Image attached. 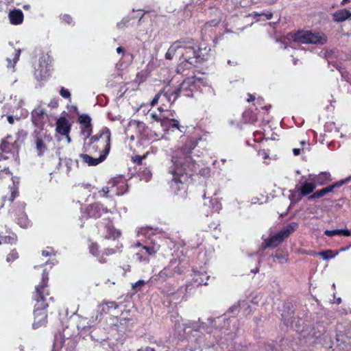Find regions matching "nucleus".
I'll use <instances>...</instances> for the list:
<instances>
[{"instance_id":"1","label":"nucleus","mask_w":351,"mask_h":351,"mask_svg":"<svg viewBox=\"0 0 351 351\" xmlns=\"http://www.w3.org/2000/svg\"><path fill=\"white\" fill-rule=\"evenodd\" d=\"M210 49L206 48L197 50L193 40H180L173 43L167 50L165 58L171 60L174 56H180V61L191 65L208 60Z\"/></svg>"},{"instance_id":"2","label":"nucleus","mask_w":351,"mask_h":351,"mask_svg":"<svg viewBox=\"0 0 351 351\" xmlns=\"http://www.w3.org/2000/svg\"><path fill=\"white\" fill-rule=\"evenodd\" d=\"M172 162L173 166L171 167V173L173 175V179L171 182V188L176 194H178L181 191H183V194H184L186 188L187 169L193 170L194 165L191 163V159L189 156L183 158L177 156L173 157Z\"/></svg>"},{"instance_id":"3","label":"nucleus","mask_w":351,"mask_h":351,"mask_svg":"<svg viewBox=\"0 0 351 351\" xmlns=\"http://www.w3.org/2000/svg\"><path fill=\"white\" fill-rule=\"evenodd\" d=\"M47 280V275H45V274L43 273V282L36 288V293L40 299H37L36 304V309L34 311V322L33 324V327L34 328L41 327L47 323V313L44 309L47 306V304L45 302L44 295L45 294V289L46 287ZM46 294H47V292Z\"/></svg>"},{"instance_id":"4","label":"nucleus","mask_w":351,"mask_h":351,"mask_svg":"<svg viewBox=\"0 0 351 351\" xmlns=\"http://www.w3.org/2000/svg\"><path fill=\"white\" fill-rule=\"evenodd\" d=\"M327 41L326 36L321 32L313 33L310 31H300L295 34H288L285 38V43H289L292 47L295 44H320Z\"/></svg>"},{"instance_id":"5","label":"nucleus","mask_w":351,"mask_h":351,"mask_svg":"<svg viewBox=\"0 0 351 351\" xmlns=\"http://www.w3.org/2000/svg\"><path fill=\"white\" fill-rule=\"evenodd\" d=\"M110 130L108 128H104L99 134L93 136V143H94L93 149H95L96 152H99L100 156L106 158L110 149Z\"/></svg>"},{"instance_id":"6","label":"nucleus","mask_w":351,"mask_h":351,"mask_svg":"<svg viewBox=\"0 0 351 351\" xmlns=\"http://www.w3.org/2000/svg\"><path fill=\"white\" fill-rule=\"evenodd\" d=\"M297 227V223H291L285 226L282 230L279 231L276 234L269 237L266 242L267 247H276L281 243L283 240L288 237L291 233H292Z\"/></svg>"},{"instance_id":"7","label":"nucleus","mask_w":351,"mask_h":351,"mask_svg":"<svg viewBox=\"0 0 351 351\" xmlns=\"http://www.w3.org/2000/svg\"><path fill=\"white\" fill-rule=\"evenodd\" d=\"M136 246L139 247V250L136 253V256L141 262L149 261V257L154 256L160 249L159 245L156 243H153L151 245L141 246L140 243H137Z\"/></svg>"},{"instance_id":"8","label":"nucleus","mask_w":351,"mask_h":351,"mask_svg":"<svg viewBox=\"0 0 351 351\" xmlns=\"http://www.w3.org/2000/svg\"><path fill=\"white\" fill-rule=\"evenodd\" d=\"M174 111H169L159 119L156 117V120L160 121V125L164 130H169L171 128H179V122L174 119Z\"/></svg>"},{"instance_id":"9","label":"nucleus","mask_w":351,"mask_h":351,"mask_svg":"<svg viewBox=\"0 0 351 351\" xmlns=\"http://www.w3.org/2000/svg\"><path fill=\"white\" fill-rule=\"evenodd\" d=\"M298 190L301 191L302 195L304 196L311 193L317 186L313 179L312 178V175H309L308 179L304 182H301L299 184H298Z\"/></svg>"},{"instance_id":"10","label":"nucleus","mask_w":351,"mask_h":351,"mask_svg":"<svg viewBox=\"0 0 351 351\" xmlns=\"http://www.w3.org/2000/svg\"><path fill=\"white\" fill-rule=\"evenodd\" d=\"M332 20L337 23L344 22L347 20L351 21V11L346 8L339 9L332 14Z\"/></svg>"},{"instance_id":"11","label":"nucleus","mask_w":351,"mask_h":351,"mask_svg":"<svg viewBox=\"0 0 351 351\" xmlns=\"http://www.w3.org/2000/svg\"><path fill=\"white\" fill-rule=\"evenodd\" d=\"M56 130L58 134L61 135L69 134L71 130V125L68 120L64 117H60L58 119L56 122Z\"/></svg>"},{"instance_id":"12","label":"nucleus","mask_w":351,"mask_h":351,"mask_svg":"<svg viewBox=\"0 0 351 351\" xmlns=\"http://www.w3.org/2000/svg\"><path fill=\"white\" fill-rule=\"evenodd\" d=\"M10 22L14 25H20L23 21V13L20 10H11L8 14Z\"/></svg>"},{"instance_id":"13","label":"nucleus","mask_w":351,"mask_h":351,"mask_svg":"<svg viewBox=\"0 0 351 351\" xmlns=\"http://www.w3.org/2000/svg\"><path fill=\"white\" fill-rule=\"evenodd\" d=\"M82 162L89 166H95L105 160L104 156H99L98 158H93L87 154H81L80 155Z\"/></svg>"},{"instance_id":"14","label":"nucleus","mask_w":351,"mask_h":351,"mask_svg":"<svg viewBox=\"0 0 351 351\" xmlns=\"http://www.w3.org/2000/svg\"><path fill=\"white\" fill-rule=\"evenodd\" d=\"M104 211L103 206L99 204L90 206L87 210L88 215L93 218L100 217Z\"/></svg>"},{"instance_id":"15","label":"nucleus","mask_w":351,"mask_h":351,"mask_svg":"<svg viewBox=\"0 0 351 351\" xmlns=\"http://www.w3.org/2000/svg\"><path fill=\"white\" fill-rule=\"evenodd\" d=\"M49 69L47 64H43L40 61L38 67L36 69L35 75L37 78L43 80H45L49 76Z\"/></svg>"},{"instance_id":"16","label":"nucleus","mask_w":351,"mask_h":351,"mask_svg":"<svg viewBox=\"0 0 351 351\" xmlns=\"http://www.w3.org/2000/svg\"><path fill=\"white\" fill-rule=\"evenodd\" d=\"M312 178L316 184V186L324 185L327 182L331 180V176L328 172H322L316 176L312 175Z\"/></svg>"},{"instance_id":"17","label":"nucleus","mask_w":351,"mask_h":351,"mask_svg":"<svg viewBox=\"0 0 351 351\" xmlns=\"http://www.w3.org/2000/svg\"><path fill=\"white\" fill-rule=\"evenodd\" d=\"M90 252L95 255V256H98V259L99 261V262L101 263H104L106 262V259L104 258V254H112L113 253H114V250L110 249V250H107L105 252H102V254L101 255L99 254H97L96 252H97L98 250V247H97V245L96 243H92L90 245Z\"/></svg>"},{"instance_id":"18","label":"nucleus","mask_w":351,"mask_h":351,"mask_svg":"<svg viewBox=\"0 0 351 351\" xmlns=\"http://www.w3.org/2000/svg\"><path fill=\"white\" fill-rule=\"evenodd\" d=\"M324 234L328 237H333L335 235H341L343 237H349L351 234V231L348 229H337L333 230H326Z\"/></svg>"},{"instance_id":"19","label":"nucleus","mask_w":351,"mask_h":351,"mask_svg":"<svg viewBox=\"0 0 351 351\" xmlns=\"http://www.w3.org/2000/svg\"><path fill=\"white\" fill-rule=\"evenodd\" d=\"M94 145V143H93V137L88 139H84V143L83 145V152L84 154L88 153L90 154H95L96 153L95 149H93Z\"/></svg>"},{"instance_id":"20","label":"nucleus","mask_w":351,"mask_h":351,"mask_svg":"<svg viewBox=\"0 0 351 351\" xmlns=\"http://www.w3.org/2000/svg\"><path fill=\"white\" fill-rule=\"evenodd\" d=\"M304 196L302 195V193L300 190H298V186L297 185L295 189L290 191L289 199L292 202H298L301 200L302 197Z\"/></svg>"},{"instance_id":"21","label":"nucleus","mask_w":351,"mask_h":351,"mask_svg":"<svg viewBox=\"0 0 351 351\" xmlns=\"http://www.w3.org/2000/svg\"><path fill=\"white\" fill-rule=\"evenodd\" d=\"M193 280L197 285H206L208 276L206 274L203 273H195Z\"/></svg>"},{"instance_id":"22","label":"nucleus","mask_w":351,"mask_h":351,"mask_svg":"<svg viewBox=\"0 0 351 351\" xmlns=\"http://www.w3.org/2000/svg\"><path fill=\"white\" fill-rule=\"evenodd\" d=\"M12 181V173L8 169L4 168L3 170L0 171V184L4 182H9Z\"/></svg>"},{"instance_id":"23","label":"nucleus","mask_w":351,"mask_h":351,"mask_svg":"<svg viewBox=\"0 0 351 351\" xmlns=\"http://www.w3.org/2000/svg\"><path fill=\"white\" fill-rule=\"evenodd\" d=\"M16 241V237L14 234L11 233L8 236H3L0 234V245L3 244H13Z\"/></svg>"},{"instance_id":"24","label":"nucleus","mask_w":351,"mask_h":351,"mask_svg":"<svg viewBox=\"0 0 351 351\" xmlns=\"http://www.w3.org/2000/svg\"><path fill=\"white\" fill-rule=\"evenodd\" d=\"M317 254L322 256L324 259L327 260L328 258H333L335 256H337L338 254V252H337L335 254H333L332 251L328 250L319 252Z\"/></svg>"},{"instance_id":"25","label":"nucleus","mask_w":351,"mask_h":351,"mask_svg":"<svg viewBox=\"0 0 351 351\" xmlns=\"http://www.w3.org/2000/svg\"><path fill=\"white\" fill-rule=\"evenodd\" d=\"M90 121V117L86 114H82L79 117V122L83 126L91 125Z\"/></svg>"},{"instance_id":"26","label":"nucleus","mask_w":351,"mask_h":351,"mask_svg":"<svg viewBox=\"0 0 351 351\" xmlns=\"http://www.w3.org/2000/svg\"><path fill=\"white\" fill-rule=\"evenodd\" d=\"M12 145L7 142L5 140H3L0 145V149L5 153H8L11 151Z\"/></svg>"},{"instance_id":"27","label":"nucleus","mask_w":351,"mask_h":351,"mask_svg":"<svg viewBox=\"0 0 351 351\" xmlns=\"http://www.w3.org/2000/svg\"><path fill=\"white\" fill-rule=\"evenodd\" d=\"M92 132L91 125H82L81 134L84 136L85 139H88V137Z\"/></svg>"},{"instance_id":"28","label":"nucleus","mask_w":351,"mask_h":351,"mask_svg":"<svg viewBox=\"0 0 351 351\" xmlns=\"http://www.w3.org/2000/svg\"><path fill=\"white\" fill-rule=\"evenodd\" d=\"M36 149L38 151V154L41 155L46 150V147L44 145L43 142L40 139H38L36 141Z\"/></svg>"},{"instance_id":"29","label":"nucleus","mask_w":351,"mask_h":351,"mask_svg":"<svg viewBox=\"0 0 351 351\" xmlns=\"http://www.w3.org/2000/svg\"><path fill=\"white\" fill-rule=\"evenodd\" d=\"M326 194V191H325L324 189H322L319 190L317 192L314 193L311 196H309L308 199H314V198H319V197H321L325 195Z\"/></svg>"},{"instance_id":"30","label":"nucleus","mask_w":351,"mask_h":351,"mask_svg":"<svg viewBox=\"0 0 351 351\" xmlns=\"http://www.w3.org/2000/svg\"><path fill=\"white\" fill-rule=\"evenodd\" d=\"M9 188L10 189L11 191V197L10 198V200L13 201L14 198L18 195V191L14 182L12 183V186H10V185H9Z\"/></svg>"},{"instance_id":"31","label":"nucleus","mask_w":351,"mask_h":351,"mask_svg":"<svg viewBox=\"0 0 351 351\" xmlns=\"http://www.w3.org/2000/svg\"><path fill=\"white\" fill-rule=\"evenodd\" d=\"M20 54H21V50H16V53H15L14 58V59H13V61H14V64H11V60H10V58H8V67H14V64H16V62L18 61V60L19 59Z\"/></svg>"},{"instance_id":"32","label":"nucleus","mask_w":351,"mask_h":351,"mask_svg":"<svg viewBox=\"0 0 351 351\" xmlns=\"http://www.w3.org/2000/svg\"><path fill=\"white\" fill-rule=\"evenodd\" d=\"M18 258V254L15 250L12 251L6 258L7 262H11Z\"/></svg>"},{"instance_id":"33","label":"nucleus","mask_w":351,"mask_h":351,"mask_svg":"<svg viewBox=\"0 0 351 351\" xmlns=\"http://www.w3.org/2000/svg\"><path fill=\"white\" fill-rule=\"evenodd\" d=\"M148 153H147L146 154H144L143 156H136L134 157H133V161L134 162L138 164V165H140L141 164L142 162V160L143 159L145 158L146 157V155Z\"/></svg>"},{"instance_id":"34","label":"nucleus","mask_w":351,"mask_h":351,"mask_svg":"<svg viewBox=\"0 0 351 351\" xmlns=\"http://www.w3.org/2000/svg\"><path fill=\"white\" fill-rule=\"evenodd\" d=\"M259 156L264 160L265 162H267L266 160L269 158V154L265 150H261L258 152Z\"/></svg>"},{"instance_id":"35","label":"nucleus","mask_w":351,"mask_h":351,"mask_svg":"<svg viewBox=\"0 0 351 351\" xmlns=\"http://www.w3.org/2000/svg\"><path fill=\"white\" fill-rule=\"evenodd\" d=\"M60 95L64 98H69L71 96L69 91L64 88L60 90Z\"/></svg>"},{"instance_id":"36","label":"nucleus","mask_w":351,"mask_h":351,"mask_svg":"<svg viewBox=\"0 0 351 351\" xmlns=\"http://www.w3.org/2000/svg\"><path fill=\"white\" fill-rule=\"evenodd\" d=\"M112 183L113 186H115L116 184H121V185H123V186L125 184V182L123 180H117V179H113L112 180Z\"/></svg>"},{"instance_id":"37","label":"nucleus","mask_w":351,"mask_h":351,"mask_svg":"<svg viewBox=\"0 0 351 351\" xmlns=\"http://www.w3.org/2000/svg\"><path fill=\"white\" fill-rule=\"evenodd\" d=\"M160 95H161L160 94H157L155 95L154 98L152 99V101L151 102L152 106H154L155 104H156L158 102V99L160 97Z\"/></svg>"},{"instance_id":"38","label":"nucleus","mask_w":351,"mask_h":351,"mask_svg":"<svg viewBox=\"0 0 351 351\" xmlns=\"http://www.w3.org/2000/svg\"><path fill=\"white\" fill-rule=\"evenodd\" d=\"M62 19L66 23L69 24L71 23L72 22V18L69 15L65 14L63 16Z\"/></svg>"},{"instance_id":"39","label":"nucleus","mask_w":351,"mask_h":351,"mask_svg":"<svg viewBox=\"0 0 351 351\" xmlns=\"http://www.w3.org/2000/svg\"><path fill=\"white\" fill-rule=\"evenodd\" d=\"M334 189H335V186L330 185L328 187L324 188V190L326 191V193L327 194L328 193L332 192Z\"/></svg>"},{"instance_id":"40","label":"nucleus","mask_w":351,"mask_h":351,"mask_svg":"<svg viewBox=\"0 0 351 351\" xmlns=\"http://www.w3.org/2000/svg\"><path fill=\"white\" fill-rule=\"evenodd\" d=\"M52 253H53L52 250H46L43 251L42 254L43 256H47L52 254Z\"/></svg>"},{"instance_id":"41","label":"nucleus","mask_w":351,"mask_h":351,"mask_svg":"<svg viewBox=\"0 0 351 351\" xmlns=\"http://www.w3.org/2000/svg\"><path fill=\"white\" fill-rule=\"evenodd\" d=\"M145 283V281L144 280H140L138 281H137L133 286L134 288H136L138 286H141L143 285V284Z\"/></svg>"},{"instance_id":"42","label":"nucleus","mask_w":351,"mask_h":351,"mask_svg":"<svg viewBox=\"0 0 351 351\" xmlns=\"http://www.w3.org/2000/svg\"><path fill=\"white\" fill-rule=\"evenodd\" d=\"M138 351H154V350L149 347H145L138 350Z\"/></svg>"},{"instance_id":"43","label":"nucleus","mask_w":351,"mask_h":351,"mask_svg":"<svg viewBox=\"0 0 351 351\" xmlns=\"http://www.w3.org/2000/svg\"><path fill=\"white\" fill-rule=\"evenodd\" d=\"M105 304L108 306L109 307H114V308L117 307V304H115V302H106V303H105Z\"/></svg>"},{"instance_id":"44","label":"nucleus","mask_w":351,"mask_h":351,"mask_svg":"<svg viewBox=\"0 0 351 351\" xmlns=\"http://www.w3.org/2000/svg\"><path fill=\"white\" fill-rule=\"evenodd\" d=\"M263 13L259 14L258 12H253V13L250 14V16L255 18V17H257L259 16H263Z\"/></svg>"},{"instance_id":"45","label":"nucleus","mask_w":351,"mask_h":351,"mask_svg":"<svg viewBox=\"0 0 351 351\" xmlns=\"http://www.w3.org/2000/svg\"><path fill=\"white\" fill-rule=\"evenodd\" d=\"M293 152L295 156H298L300 154V149L298 148H294L293 149Z\"/></svg>"},{"instance_id":"46","label":"nucleus","mask_w":351,"mask_h":351,"mask_svg":"<svg viewBox=\"0 0 351 351\" xmlns=\"http://www.w3.org/2000/svg\"><path fill=\"white\" fill-rule=\"evenodd\" d=\"M8 121L10 123V124H13L14 123V117L11 115H9L8 117Z\"/></svg>"},{"instance_id":"47","label":"nucleus","mask_w":351,"mask_h":351,"mask_svg":"<svg viewBox=\"0 0 351 351\" xmlns=\"http://www.w3.org/2000/svg\"><path fill=\"white\" fill-rule=\"evenodd\" d=\"M343 184V182L341 181V182H338L335 183L334 184H332V186H335V188L340 187V186H342Z\"/></svg>"},{"instance_id":"48","label":"nucleus","mask_w":351,"mask_h":351,"mask_svg":"<svg viewBox=\"0 0 351 351\" xmlns=\"http://www.w3.org/2000/svg\"><path fill=\"white\" fill-rule=\"evenodd\" d=\"M263 15L265 16V17L267 18V19L269 20L272 18V13H267V14H263Z\"/></svg>"},{"instance_id":"49","label":"nucleus","mask_w":351,"mask_h":351,"mask_svg":"<svg viewBox=\"0 0 351 351\" xmlns=\"http://www.w3.org/2000/svg\"><path fill=\"white\" fill-rule=\"evenodd\" d=\"M64 136H66V138L67 143H71V137L69 136V134H64Z\"/></svg>"},{"instance_id":"50","label":"nucleus","mask_w":351,"mask_h":351,"mask_svg":"<svg viewBox=\"0 0 351 351\" xmlns=\"http://www.w3.org/2000/svg\"><path fill=\"white\" fill-rule=\"evenodd\" d=\"M167 269H165L164 270L161 271L159 274L160 276H163L165 275H167Z\"/></svg>"},{"instance_id":"51","label":"nucleus","mask_w":351,"mask_h":351,"mask_svg":"<svg viewBox=\"0 0 351 351\" xmlns=\"http://www.w3.org/2000/svg\"><path fill=\"white\" fill-rule=\"evenodd\" d=\"M109 188L108 186L104 187L102 189V191H104V194H107L109 192Z\"/></svg>"},{"instance_id":"52","label":"nucleus","mask_w":351,"mask_h":351,"mask_svg":"<svg viewBox=\"0 0 351 351\" xmlns=\"http://www.w3.org/2000/svg\"><path fill=\"white\" fill-rule=\"evenodd\" d=\"M254 97L253 95H249V98L247 99V101L248 102L254 101Z\"/></svg>"},{"instance_id":"53","label":"nucleus","mask_w":351,"mask_h":351,"mask_svg":"<svg viewBox=\"0 0 351 351\" xmlns=\"http://www.w3.org/2000/svg\"><path fill=\"white\" fill-rule=\"evenodd\" d=\"M117 52L120 53L123 52V49L121 47L117 48Z\"/></svg>"},{"instance_id":"54","label":"nucleus","mask_w":351,"mask_h":351,"mask_svg":"<svg viewBox=\"0 0 351 351\" xmlns=\"http://www.w3.org/2000/svg\"><path fill=\"white\" fill-rule=\"evenodd\" d=\"M349 1H350V0H342L341 2V5H346Z\"/></svg>"},{"instance_id":"55","label":"nucleus","mask_w":351,"mask_h":351,"mask_svg":"<svg viewBox=\"0 0 351 351\" xmlns=\"http://www.w3.org/2000/svg\"><path fill=\"white\" fill-rule=\"evenodd\" d=\"M124 25H125V23H123V22H121V23H119L117 24V26H118L119 28H121V27H122Z\"/></svg>"},{"instance_id":"56","label":"nucleus","mask_w":351,"mask_h":351,"mask_svg":"<svg viewBox=\"0 0 351 351\" xmlns=\"http://www.w3.org/2000/svg\"><path fill=\"white\" fill-rule=\"evenodd\" d=\"M27 226H28V223L27 222L25 223L24 225H21V226H23V228H26V227H27Z\"/></svg>"},{"instance_id":"57","label":"nucleus","mask_w":351,"mask_h":351,"mask_svg":"<svg viewBox=\"0 0 351 351\" xmlns=\"http://www.w3.org/2000/svg\"><path fill=\"white\" fill-rule=\"evenodd\" d=\"M37 113V112H36ZM38 114H44V111L43 110H41L40 112H38Z\"/></svg>"},{"instance_id":"58","label":"nucleus","mask_w":351,"mask_h":351,"mask_svg":"<svg viewBox=\"0 0 351 351\" xmlns=\"http://www.w3.org/2000/svg\"><path fill=\"white\" fill-rule=\"evenodd\" d=\"M23 8H24V9L27 10V9H29V5H24V7H23Z\"/></svg>"},{"instance_id":"59","label":"nucleus","mask_w":351,"mask_h":351,"mask_svg":"<svg viewBox=\"0 0 351 351\" xmlns=\"http://www.w3.org/2000/svg\"><path fill=\"white\" fill-rule=\"evenodd\" d=\"M5 158V159H6V158H8L9 157H8V156H5V157H4V156H1V158H0V160H1V158Z\"/></svg>"},{"instance_id":"60","label":"nucleus","mask_w":351,"mask_h":351,"mask_svg":"<svg viewBox=\"0 0 351 351\" xmlns=\"http://www.w3.org/2000/svg\"><path fill=\"white\" fill-rule=\"evenodd\" d=\"M189 82H187L186 81H184V83H183V86H184L185 84H188Z\"/></svg>"},{"instance_id":"61","label":"nucleus","mask_w":351,"mask_h":351,"mask_svg":"<svg viewBox=\"0 0 351 351\" xmlns=\"http://www.w3.org/2000/svg\"><path fill=\"white\" fill-rule=\"evenodd\" d=\"M116 194H117V195H120V194H121V193H119V191H116Z\"/></svg>"},{"instance_id":"62","label":"nucleus","mask_w":351,"mask_h":351,"mask_svg":"<svg viewBox=\"0 0 351 351\" xmlns=\"http://www.w3.org/2000/svg\"><path fill=\"white\" fill-rule=\"evenodd\" d=\"M347 248H342L340 251H345Z\"/></svg>"},{"instance_id":"63","label":"nucleus","mask_w":351,"mask_h":351,"mask_svg":"<svg viewBox=\"0 0 351 351\" xmlns=\"http://www.w3.org/2000/svg\"><path fill=\"white\" fill-rule=\"evenodd\" d=\"M152 117H156V116H155V114H154V113L152 114Z\"/></svg>"}]
</instances>
